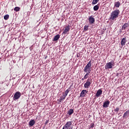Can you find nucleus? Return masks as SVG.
Masks as SVG:
<instances>
[{
  "label": "nucleus",
  "mask_w": 129,
  "mask_h": 129,
  "mask_svg": "<svg viewBox=\"0 0 129 129\" xmlns=\"http://www.w3.org/2000/svg\"><path fill=\"white\" fill-rule=\"evenodd\" d=\"M120 13V11H119V10L118 9H116L113 11L111 13L110 19H111L112 21H114V20H116V19L118 18V16H119Z\"/></svg>",
  "instance_id": "f257e3e1"
},
{
  "label": "nucleus",
  "mask_w": 129,
  "mask_h": 129,
  "mask_svg": "<svg viewBox=\"0 0 129 129\" xmlns=\"http://www.w3.org/2000/svg\"><path fill=\"white\" fill-rule=\"evenodd\" d=\"M91 60L89 61V62L87 64V65L85 66V67L84 69V72H86V73H91Z\"/></svg>",
  "instance_id": "f03ea898"
},
{
  "label": "nucleus",
  "mask_w": 129,
  "mask_h": 129,
  "mask_svg": "<svg viewBox=\"0 0 129 129\" xmlns=\"http://www.w3.org/2000/svg\"><path fill=\"white\" fill-rule=\"evenodd\" d=\"M113 66H114V62L113 61L107 62L105 66V69H111Z\"/></svg>",
  "instance_id": "7ed1b4c3"
},
{
  "label": "nucleus",
  "mask_w": 129,
  "mask_h": 129,
  "mask_svg": "<svg viewBox=\"0 0 129 129\" xmlns=\"http://www.w3.org/2000/svg\"><path fill=\"white\" fill-rule=\"evenodd\" d=\"M21 95H22L21 94V92H16L13 96L14 100H17V99H19L20 97H21Z\"/></svg>",
  "instance_id": "20e7f679"
},
{
  "label": "nucleus",
  "mask_w": 129,
  "mask_h": 129,
  "mask_svg": "<svg viewBox=\"0 0 129 129\" xmlns=\"http://www.w3.org/2000/svg\"><path fill=\"white\" fill-rule=\"evenodd\" d=\"M72 124V122L71 121H68L63 126L62 129H68L70 127L71 125Z\"/></svg>",
  "instance_id": "39448f33"
},
{
  "label": "nucleus",
  "mask_w": 129,
  "mask_h": 129,
  "mask_svg": "<svg viewBox=\"0 0 129 129\" xmlns=\"http://www.w3.org/2000/svg\"><path fill=\"white\" fill-rule=\"evenodd\" d=\"M91 85V82H90V79H88L86 83L84 84L85 88H89V87Z\"/></svg>",
  "instance_id": "423d86ee"
},
{
  "label": "nucleus",
  "mask_w": 129,
  "mask_h": 129,
  "mask_svg": "<svg viewBox=\"0 0 129 129\" xmlns=\"http://www.w3.org/2000/svg\"><path fill=\"white\" fill-rule=\"evenodd\" d=\"M69 31H70V25H68L65 27V29L62 32V34H63L64 35H66V34H67V33H68Z\"/></svg>",
  "instance_id": "0eeeda50"
},
{
  "label": "nucleus",
  "mask_w": 129,
  "mask_h": 129,
  "mask_svg": "<svg viewBox=\"0 0 129 129\" xmlns=\"http://www.w3.org/2000/svg\"><path fill=\"white\" fill-rule=\"evenodd\" d=\"M89 22L91 24H94V22H95V19H94L93 17L90 16L89 18Z\"/></svg>",
  "instance_id": "6e6552de"
},
{
  "label": "nucleus",
  "mask_w": 129,
  "mask_h": 129,
  "mask_svg": "<svg viewBox=\"0 0 129 129\" xmlns=\"http://www.w3.org/2000/svg\"><path fill=\"white\" fill-rule=\"evenodd\" d=\"M88 91L86 90H83L82 91L80 96L81 97H84L85 95H86V93H87Z\"/></svg>",
  "instance_id": "1a4fd4ad"
},
{
  "label": "nucleus",
  "mask_w": 129,
  "mask_h": 129,
  "mask_svg": "<svg viewBox=\"0 0 129 129\" xmlns=\"http://www.w3.org/2000/svg\"><path fill=\"white\" fill-rule=\"evenodd\" d=\"M101 94H102V90H101V89H100L97 91V93H96L95 96H96V97H99V96H100Z\"/></svg>",
  "instance_id": "9d476101"
},
{
  "label": "nucleus",
  "mask_w": 129,
  "mask_h": 129,
  "mask_svg": "<svg viewBox=\"0 0 129 129\" xmlns=\"http://www.w3.org/2000/svg\"><path fill=\"white\" fill-rule=\"evenodd\" d=\"M109 103H110V102L109 101H105L103 105V107H105V108H106L109 106Z\"/></svg>",
  "instance_id": "9b49d317"
},
{
  "label": "nucleus",
  "mask_w": 129,
  "mask_h": 129,
  "mask_svg": "<svg viewBox=\"0 0 129 129\" xmlns=\"http://www.w3.org/2000/svg\"><path fill=\"white\" fill-rule=\"evenodd\" d=\"M125 43H126V38L124 37L123 38L121 41V45L122 46V47L125 45Z\"/></svg>",
  "instance_id": "f8f14e48"
},
{
  "label": "nucleus",
  "mask_w": 129,
  "mask_h": 129,
  "mask_svg": "<svg viewBox=\"0 0 129 129\" xmlns=\"http://www.w3.org/2000/svg\"><path fill=\"white\" fill-rule=\"evenodd\" d=\"M59 39H60V35H59V34H57L54 36V38L53 39V41H58Z\"/></svg>",
  "instance_id": "ddd939ff"
},
{
  "label": "nucleus",
  "mask_w": 129,
  "mask_h": 129,
  "mask_svg": "<svg viewBox=\"0 0 129 129\" xmlns=\"http://www.w3.org/2000/svg\"><path fill=\"white\" fill-rule=\"evenodd\" d=\"M74 113V110L73 109H70L68 112V114H69V115H71L72 114H73Z\"/></svg>",
  "instance_id": "4468645a"
},
{
  "label": "nucleus",
  "mask_w": 129,
  "mask_h": 129,
  "mask_svg": "<svg viewBox=\"0 0 129 129\" xmlns=\"http://www.w3.org/2000/svg\"><path fill=\"white\" fill-rule=\"evenodd\" d=\"M120 6V3L119 2H117L114 3V7L115 8H119Z\"/></svg>",
  "instance_id": "2eb2a0df"
},
{
  "label": "nucleus",
  "mask_w": 129,
  "mask_h": 129,
  "mask_svg": "<svg viewBox=\"0 0 129 129\" xmlns=\"http://www.w3.org/2000/svg\"><path fill=\"white\" fill-rule=\"evenodd\" d=\"M126 116L127 117L129 116V110H127L123 115V117H126Z\"/></svg>",
  "instance_id": "dca6fc26"
},
{
  "label": "nucleus",
  "mask_w": 129,
  "mask_h": 129,
  "mask_svg": "<svg viewBox=\"0 0 129 129\" xmlns=\"http://www.w3.org/2000/svg\"><path fill=\"white\" fill-rule=\"evenodd\" d=\"M128 27V23H125L122 26V30H125L126 28Z\"/></svg>",
  "instance_id": "f3484780"
},
{
  "label": "nucleus",
  "mask_w": 129,
  "mask_h": 129,
  "mask_svg": "<svg viewBox=\"0 0 129 129\" xmlns=\"http://www.w3.org/2000/svg\"><path fill=\"white\" fill-rule=\"evenodd\" d=\"M35 124V120H31L29 121V125L30 126H33Z\"/></svg>",
  "instance_id": "a211bd4d"
},
{
  "label": "nucleus",
  "mask_w": 129,
  "mask_h": 129,
  "mask_svg": "<svg viewBox=\"0 0 129 129\" xmlns=\"http://www.w3.org/2000/svg\"><path fill=\"white\" fill-rule=\"evenodd\" d=\"M65 98H66V97L63 95L62 96L60 97L59 102H62V101L64 100V99H65Z\"/></svg>",
  "instance_id": "6ab92c4d"
},
{
  "label": "nucleus",
  "mask_w": 129,
  "mask_h": 129,
  "mask_svg": "<svg viewBox=\"0 0 129 129\" xmlns=\"http://www.w3.org/2000/svg\"><path fill=\"white\" fill-rule=\"evenodd\" d=\"M99 9V5H97L94 7V11H98Z\"/></svg>",
  "instance_id": "aec40b11"
},
{
  "label": "nucleus",
  "mask_w": 129,
  "mask_h": 129,
  "mask_svg": "<svg viewBox=\"0 0 129 129\" xmlns=\"http://www.w3.org/2000/svg\"><path fill=\"white\" fill-rule=\"evenodd\" d=\"M70 91V90H69V89H67L66 90L64 94H63V95H64V96H67V95H68V93H69V92Z\"/></svg>",
  "instance_id": "412c9836"
},
{
  "label": "nucleus",
  "mask_w": 129,
  "mask_h": 129,
  "mask_svg": "<svg viewBox=\"0 0 129 129\" xmlns=\"http://www.w3.org/2000/svg\"><path fill=\"white\" fill-rule=\"evenodd\" d=\"M99 2V0H93V2L92 3V5H96L97 3Z\"/></svg>",
  "instance_id": "4be33fe9"
},
{
  "label": "nucleus",
  "mask_w": 129,
  "mask_h": 129,
  "mask_svg": "<svg viewBox=\"0 0 129 129\" xmlns=\"http://www.w3.org/2000/svg\"><path fill=\"white\" fill-rule=\"evenodd\" d=\"M20 10H21V8H20V7H15L14 8V11H15L16 12H20Z\"/></svg>",
  "instance_id": "5701e85b"
},
{
  "label": "nucleus",
  "mask_w": 129,
  "mask_h": 129,
  "mask_svg": "<svg viewBox=\"0 0 129 129\" xmlns=\"http://www.w3.org/2000/svg\"><path fill=\"white\" fill-rule=\"evenodd\" d=\"M9 18H10V15H6L4 16V20H9Z\"/></svg>",
  "instance_id": "b1692460"
},
{
  "label": "nucleus",
  "mask_w": 129,
  "mask_h": 129,
  "mask_svg": "<svg viewBox=\"0 0 129 129\" xmlns=\"http://www.w3.org/2000/svg\"><path fill=\"white\" fill-rule=\"evenodd\" d=\"M89 74H90V73H87V74L85 75L84 77V79H87V78L89 77Z\"/></svg>",
  "instance_id": "393cba45"
},
{
  "label": "nucleus",
  "mask_w": 129,
  "mask_h": 129,
  "mask_svg": "<svg viewBox=\"0 0 129 129\" xmlns=\"http://www.w3.org/2000/svg\"><path fill=\"white\" fill-rule=\"evenodd\" d=\"M114 111H115V112H118V111H119V108L116 107V108L114 109Z\"/></svg>",
  "instance_id": "a878e982"
},
{
  "label": "nucleus",
  "mask_w": 129,
  "mask_h": 129,
  "mask_svg": "<svg viewBox=\"0 0 129 129\" xmlns=\"http://www.w3.org/2000/svg\"><path fill=\"white\" fill-rule=\"evenodd\" d=\"M88 26L85 25L84 26V31H88Z\"/></svg>",
  "instance_id": "bb28decb"
},
{
  "label": "nucleus",
  "mask_w": 129,
  "mask_h": 129,
  "mask_svg": "<svg viewBox=\"0 0 129 129\" xmlns=\"http://www.w3.org/2000/svg\"><path fill=\"white\" fill-rule=\"evenodd\" d=\"M91 127H92V128L94 127V123H92V124H91Z\"/></svg>",
  "instance_id": "cd10ccee"
},
{
  "label": "nucleus",
  "mask_w": 129,
  "mask_h": 129,
  "mask_svg": "<svg viewBox=\"0 0 129 129\" xmlns=\"http://www.w3.org/2000/svg\"><path fill=\"white\" fill-rule=\"evenodd\" d=\"M48 122H49V120H47L45 123V124H47L48 123Z\"/></svg>",
  "instance_id": "c85d7f7f"
},
{
  "label": "nucleus",
  "mask_w": 129,
  "mask_h": 129,
  "mask_svg": "<svg viewBox=\"0 0 129 129\" xmlns=\"http://www.w3.org/2000/svg\"><path fill=\"white\" fill-rule=\"evenodd\" d=\"M80 56V54H77V58H79Z\"/></svg>",
  "instance_id": "c756f323"
},
{
  "label": "nucleus",
  "mask_w": 129,
  "mask_h": 129,
  "mask_svg": "<svg viewBox=\"0 0 129 129\" xmlns=\"http://www.w3.org/2000/svg\"><path fill=\"white\" fill-rule=\"evenodd\" d=\"M84 79H84V78H83L82 79V80H84Z\"/></svg>",
  "instance_id": "7c9ffc66"
}]
</instances>
